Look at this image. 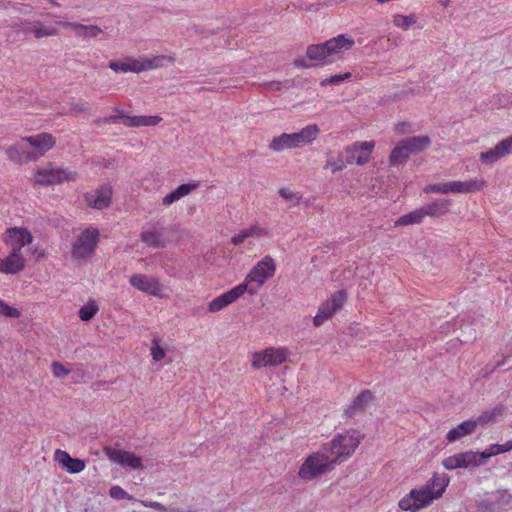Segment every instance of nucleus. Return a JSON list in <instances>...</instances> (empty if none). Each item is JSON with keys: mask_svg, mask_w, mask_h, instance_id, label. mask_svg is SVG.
Listing matches in <instances>:
<instances>
[{"mask_svg": "<svg viewBox=\"0 0 512 512\" xmlns=\"http://www.w3.org/2000/svg\"><path fill=\"white\" fill-rule=\"evenodd\" d=\"M33 235L25 227H10L3 234L2 240L9 252L0 257V273L15 275L22 272L27 263V248L33 242Z\"/></svg>", "mask_w": 512, "mask_h": 512, "instance_id": "1", "label": "nucleus"}, {"mask_svg": "<svg viewBox=\"0 0 512 512\" xmlns=\"http://www.w3.org/2000/svg\"><path fill=\"white\" fill-rule=\"evenodd\" d=\"M450 482L447 474H434L429 481L419 488L412 489L398 503L403 511L417 512L428 507L433 501L442 497Z\"/></svg>", "mask_w": 512, "mask_h": 512, "instance_id": "2", "label": "nucleus"}, {"mask_svg": "<svg viewBox=\"0 0 512 512\" xmlns=\"http://www.w3.org/2000/svg\"><path fill=\"white\" fill-rule=\"evenodd\" d=\"M335 460L328 454L327 447L309 454L299 467L298 477L306 482L322 477L335 468Z\"/></svg>", "mask_w": 512, "mask_h": 512, "instance_id": "3", "label": "nucleus"}, {"mask_svg": "<svg viewBox=\"0 0 512 512\" xmlns=\"http://www.w3.org/2000/svg\"><path fill=\"white\" fill-rule=\"evenodd\" d=\"M319 133L320 128L317 124H309L303 127L299 132L282 133L274 137L268 147L273 152L301 148L311 144L318 137Z\"/></svg>", "mask_w": 512, "mask_h": 512, "instance_id": "4", "label": "nucleus"}, {"mask_svg": "<svg viewBox=\"0 0 512 512\" xmlns=\"http://www.w3.org/2000/svg\"><path fill=\"white\" fill-rule=\"evenodd\" d=\"M364 435L357 430H348L344 433L337 434L330 442L329 445L324 447L328 448V454L335 460V464H340L347 460L359 446L363 440Z\"/></svg>", "mask_w": 512, "mask_h": 512, "instance_id": "5", "label": "nucleus"}, {"mask_svg": "<svg viewBox=\"0 0 512 512\" xmlns=\"http://www.w3.org/2000/svg\"><path fill=\"white\" fill-rule=\"evenodd\" d=\"M487 182L483 178H473L465 181L455 180L444 183L426 185L423 192L441 194H469L481 191L486 187Z\"/></svg>", "mask_w": 512, "mask_h": 512, "instance_id": "6", "label": "nucleus"}, {"mask_svg": "<svg viewBox=\"0 0 512 512\" xmlns=\"http://www.w3.org/2000/svg\"><path fill=\"white\" fill-rule=\"evenodd\" d=\"M276 271V264L274 259L267 255L264 256L246 275L244 282L241 284L247 285V291L253 295L257 293L258 289L265 284V282L274 276Z\"/></svg>", "mask_w": 512, "mask_h": 512, "instance_id": "7", "label": "nucleus"}, {"mask_svg": "<svg viewBox=\"0 0 512 512\" xmlns=\"http://www.w3.org/2000/svg\"><path fill=\"white\" fill-rule=\"evenodd\" d=\"M75 178V172L52 164L39 167L34 172V183L39 186L57 185L65 181L75 180Z\"/></svg>", "mask_w": 512, "mask_h": 512, "instance_id": "8", "label": "nucleus"}, {"mask_svg": "<svg viewBox=\"0 0 512 512\" xmlns=\"http://www.w3.org/2000/svg\"><path fill=\"white\" fill-rule=\"evenodd\" d=\"M289 351L285 347H268L251 354V366L254 369L277 367L286 362Z\"/></svg>", "mask_w": 512, "mask_h": 512, "instance_id": "9", "label": "nucleus"}, {"mask_svg": "<svg viewBox=\"0 0 512 512\" xmlns=\"http://www.w3.org/2000/svg\"><path fill=\"white\" fill-rule=\"evenodd\" d=\"M99 241V230L92 226L84 229L76 238L72 246V255L76 259L91 257Z\"/></svg>", "mask_w": 512, "mask_h": 512, "instance_id": "10", "label": "nucleus"}, {"mask_svg": "<svg viewBox=\"0 0 512 512\" xmlns=\"http://www.w3.org/2000/svg\"><path fill=\"white\" fill-rule=\"evenodd\" d=\"M347 301V293L344 290H339L331 295L329 299L324 301L318 308L316 315L313 318L315 327H320L326 321L331 319Z\"/></svg>", "mask_w": 512, "mask_h": 512, "instance_id": "11", "label": "nucleus"}, {"mask_svg": "<svg viewBox=\"0 0 512 512\" xmlns=\"http://www.w3.org/2000/svg\"><path fill=\"white\" fill-rule=\"evenodd\" d=\"M442 465L447 470L468 469L482 466L483 461H481L478 451H466L445 458Z\"/></svg>", "mask_w": 512, "mask_h": 512, "instance_id": "12", "label": "nucleus"}, {"mask_svg": "<svg viewBox=\"0 0 512 512\" xmlns=\"http://www.w3.org/2000/svg\"><path fill=\"white\" fill-rule=\"evenodd\" d=\"M104 453L111 462L116 463L123 468L132 470L142 468L141 458L133 452L112 447H105Z\"/></svg>", "mask_w": 512, "mask_h": 512, "instance_id": "13", "label": "nucleus"}, {"mask_svg": "<svg viewBox=\"0 0 512 512\" xmlns=\"http://www.w3.org/2000/svg\"><path fill=\"white\" fill-rule=\"evenodd\" d=\"M129 283L136 290L155 297H162L163 285L157 277L146 274H134Z\"/></svg>", "mask_w": 512, "mask_h": 512, "instance_id": "14", "label": "nucleus"}, {"mask_svg": "<svg viewBox=\"0 0 512 512\" xmlns=\"http://www.w3.org/2000/svg\"><path fill=\"white\" fill-rule=\"evenodd\" d=\"M375 147L373 141L355 142L345 148L347 154V163L364 165L368 162L371 152Z\"/></svg>", "mask_w": 512, "mask_h": 512, "instance_id": "15", "label": "nucleus"}, {"mask_svg": "<svg viewBox=\"0 0 512 512\" xmlns=\"http://www.w3.org/2000/svg\"><path fill=\"white\" fill-rule=\"evenodd\" d=\"M247 291L246 284H238L232 289L224 292L218 297L214 298L208 304V311L211 313H216L223 310L228 305L237 301L242 295H244Z\"/></svg>", "mask_w": 512, "mask_h": 512, "instance_id": "16", "label": "nucleus"}, {"mask_svg": "<svg viewBox=\"0 0 512 512\" xmlns=\"http://www.w3.org/2000/svg\"><path fill=\"white\" fill-rule=\"evenodd\" d=\"M510 153H512V136L503 139L488 151L479 153V161L485 165H493Z\"/></svg>", "mask_w": 512, "mask_h": 512, "instance_id": "17", "label": "nucleus"}, {"mask_svg": "<svg viewBox=\"0 0 512 512\" xmlns=\"http://www.w3.org/2000/svg\"><path fill=\"white\" fill-rule=\"evenodd\" d=\"M23 141L32 147V156H35V161L42 157L47 151L52 149L55 145L53 136L49 133H40L33 136L23 138Z\"/></svg>", "mask_w": 512, "mask_h": 512, "instance_id": "18", "label": "nucleus"}, {"mask_svg": "<svg viewBox=\"0 0 512 512\" xmlns=\"http://www.w3.org/2000/svg\"><path fill=\"white\" fill-rule=\"evenodd\" d=\"M354 44L355 41L344 34H340L325 42L332 63L337 61L343 53L349 51Z\"/></svg>", "mask_w": 512, "mask_h": 512, "instance_id": "19", "label": "nucleus"}, {"mask_svg": "<svg viewBox=\"0 0 512 512\" xmlns=\"http://www.w3.org/2000/svg\"><path fill=\"white\" fill-rule=\"evenodd\" d=\"M54 460L61 466L62 469L66 470L70 474L80 473L86 467L84 460L79 458H72L68 452L60 449H57L54 452Z\"/></svg>", "mask_w": 512, "mask_h": 512, "instance_id": "20", "label": "nucleus"}, {"mask_svg": "<svg viewBox=\"0 0 512 512\" xmlns=\"http://www.w3.org/2000/svg\"><path fill=\"white\" fill-rule=\"evenodd\" d=\"M111 197L112 189L108 185H103L85 196L88 205L98 210L107 208L111 203Z\"/></svg>", "mask_w": 512, "mask_h": 512, "instance_id": "21", "label": "nucleus"}, {"mask_svg": "<svg viewBox=\"0 0 512 512\" xmlns=\"http://www.w3.org/2000/svg\"><path fill=\"white\" fill-rule=\"evenodd\" d=\"M57 24L71 29L77 38H81L83 40L96 38L103 32V30L97 25H84L69 21H58Z\"/></svg>", "mask_w": 512, "mask_h": 512, "instance_id": "22", "label": "nucleus"}, {"mask_svg": "<svg viewBox=\"0 0 512 512\" xmlns=\"http://www.w3.org/2000/svg\"><path fill=\"white\" fill-rule=\"evenodd\" d=\"M373 401L374 396L372 392L369 390H364L346 408L345 414L348 417H354L358 413L367 410L373 404Z\"/></svg>", "mask_w": 512, "mask_h": 512, "instance_id": "23", "label": "nucleus"}, {"mask_svg": "<svg viewBox=\"0 0 512 512\" xmlns=\"http://www.w3.org/2000/svg\"><path fill=\"white\" fill-rule=\"evenodd\" d=\"M199 187V182L191 181L178 186L176 189L168 193L162 198V205L165 207L171 206L173 203L179 201L185 196L190 195L194 190Z\"/></svg>", "mask_w": 512, "mask_h": 512, "instance_id": "24", "label": "nucleus"}, {"mask_svg": "<svg viewBox=\"0 0 512 512\" xmlns=\"http://www.w3.org/2000/svg\"><path fill=\"white\" fill-rule=\"evenodd\" d=\"M26 142L22 138L21 141L11 145L6 150V154L12 162L22 164L27 161H35V156H32V153L25 146Z\"/></svg>", "mask_w": 512, "mask_h": 512, "instance_id": "25", "label": "nucleus"}, {"mask_svg": "<svg viewBox=\"0 0 512 512\" xmlns=\"http://www.w3.org/2000/svg\"><path fill=\"white\" fill-rule=\"evenodd\" d=\"M140 237L147 246L152 248H164L167 245L164 232L156 227L143 230Z\"/></svg>", "mask_w": 512, "mask_h": 512, "instance_id": "26", "label": "nucleus"}, {"mask_svg": "<svg viewBox=\"0 0 512 512\" xmlns=\"http://www.w3.org/2000/svg\"><path fill=\"white\" fill-rule=\"evenodd\" d=\"M174 62L175 58L170 55L140 57L141 72L163 68Z\"/></svg>", "mask_w": 512, "mask_h": 512, "instance_id": "27", "label": "nucleus"}, {"mask_svg": "<svg viewBox=\"0 0 512 512\" xmlns=\"http://www.w3.org/2000/svg\"><path fill=\"white\" fill-rule=\"evenodd\" d=\"M475 431L476 426L474 420L468 419L450 429L446 435V439L448 442L453 443L465 436L473 434Z\"/></svg>", "mask_w": 512, "mask_h": 512, "instance_id": "28", "label": "nucleus"}, {"mask_svg": "<svg viewBox=\"0 0 512 512\" xmlns=\"http://www.w3.org/2000/svg\"><path fill=\"white\" fill-rule=\"evenodd\" d=\"M109 68L113 71L119 73H140L141 65H140V57H126L121 61H110L108 64Z\"/></svg>", "mask_w": 512, "mask_h": 512, "instance_id": "29", "label": "nucleus"}, {"mask_svg": "<svg viewBox=\"0 0 512 512\" xmlns=\"http://www.w3.org/2000/svg\"><path fill=\"white\" fill-rule=\"evenodd\" d=\"M451 206L449 199H437L422 206L425 216L440 217L445 215Z\"/></svg>", "mask_w": 512, "mask_h": 512, "instance_id": "30", "label": "nucleus"}, {"mask_svg": "<svg viewBox=\"0 0 512 512\" xmlns=\"http://www.w3.org/2000/svg\"><path fill=\"white\" fill-rule=\"evenodd\" d=\"M306 54L309 59L318 61L322 65L332 63V59L330 58L325 46V42L322 44H313L308 46Z\"/></svg>", "mask_w": 512, "mask_h": 512, "instance_id": "31", "label": "nucleus"}, {"mask_svg": "<svg viewBox=\"0 0 512 512\" xmlns=\"http://www.w3.org/2000/svg\"><path fill=\"white\" fill-rule=\"evenodd\" d=\"M162 121L157 115L153 116H124V125L127 127L156 126Z\"/></svg>", "mask_w": 512, "mask_h": 512, "instance_id": "32", "label": "nucleus"}, {"mask_svg": "<svg viewBox=\"0 0 512 512\" xmlns=\"http://www.w3.org/2000/svg\"><path fill=\"white\" fill-rule=\"evenodd\" d=\"M403 143L411 154L423 151L430 145L431 141L428 136H413L403 140Z\"/></svg>", "mask_w": 512, "mask_h": 512, "instance_id": "33", "label": "nucleus"}, {"mask_svg": "<svg viewBox=\"0 0 512 512\" xmlns=\"http://www.w3.org/2000/svg\"><path fill=\"white\" fill-rule=\"evenodd\" d=\"M422 207L415 209L395 221V226H409L414 224H420L425 218Z\"/></svg>", "mask_w": 512, "mask_h": 512, "instance_id": "34", "label": "nucleus"}, {"mask_svg": "<svg viewBox=\"0 0 512 512\" xmlns=\"http://www.w3.org/2000/svg\"><path fill=\"white\" fill-rule=\"evenodd\" d=\"M410 155L406 145L401 141L392 151L389 156V164L391 166H399L406 162Z\"/></svg>", "mask_w": 512, "mask_h": 512, "instance_id": "35", "label": "nucleus"}, {"mask_svg": "<svg viewBox=\"0 0 512 512\" xmlns=\"http://www.w3.org/2000/svg\"><path fill=\"white\" fill-rule=\"evenodd\" d=\"M488 501L493 508L501 509L512 504V495L506 490H498Z\"/></svg>", "mask_w": 512, "mask_h": 512, "instance_id": "36", "label": "nucleus"}, {"mask_svg": "<svg viewBox=\"0 0 512 512\" xmlns=\"http://www.w3.org/2000/svg\"><path fill=\"white\" fill-rule=\"evenodd\" d=\"M503 411H504L503 406H497V407H494L493 409L486 410V411L482 412L478 417L472 418V420H474L475 426L477 428L479 425H485V424L493 421L498 416L502 415Z\"/></svg>", "mask_w": 512, "mask_h": 512, "instance_id": "37", "label": "nucleus"}, {"mask_svg": "<svg viewBox=\"0 0 512 512\" xmlns=\"http://www.w3.org/2000/svg\"><path fill=\"white\" fill-rule=\"evenodd\" d=\"M417 22V17L414 14L410 15H401L395 14L393 15V24L394 26L401 28L403 30H408Z\"/></svg>", "mask_w": 512, "mask_h": 512, "instance_id": "38", "label": "nucleus"}, {"mask_svg": "<svg viewBox=\"0 0 512 512\" xmlns=\"http://www.w3.org/2000/svg\"><path fill=\"white\" fill-rule=\"evenodd\" d=\"M98 312V305L96 301L90 300L83 305L79 310V317L82 321L91 320Z\"/></svg>", "mask_w": 512, "mask_h": 512, "instance_id": "39", "label": "nucleus"}, {"mask_svg": "<svg viewBox=\"0 0 512 512\" xmlns=\"http://www.w3.org/2000/svg\"><path fill=\"white\" fill-rule=\"evenodd\" d=\"M347 159L344 160L342 155L339 153L337 157H329L326 162V168H329L332 173L342 171L347 165Z\"/></svg>", "mask_w": 512, "mask_h": 512, "instance_id": "40", "label": "nucleus"}, {"mask_svg": "<svg viewBox=\"0 0 512 512\" xmlns=\"http://www.w3.org/2000/svg\"><path fill=\"white\" fill-rule=\"evenodd\" d=\"M279 195L293 206L299 204L302 199V195L299 192L286 187L279 190Z\"/></svg>", "mask_w": 512, "mask_h": 512, "instance_id": "41", "label": "nucleus"}, {"mask_svg": "<svg viewBox=\"0 0 512 512\" xmlns=\"http://www.w3.org/2000/svg\"><path fill=\"white\" fill-rule=\"evenodd\" d=\"M151 356L155 362L161 361L166 356V351L160 346V340L158 338L152 340Z\"/></svg>", "mask_w": 512, "mask_h": 512, "instance_id": "42", "label": "nucleus"}, {"mask_svg": "<svg viewBox=\"0 0 512 512\" xmlns=\"http://www.w3.org/2000/svg\"><path fill=\"white\" fill-rule=\"evenodd\" d=\"M351 77V73L347 72L344 74H337L333 75L331 77L325 78L321 81V86H327V85H339L343 81L349 79Z\"/></svg>", "mask_w": 512, "mask_h": 512, "instance_id": "43", "label": "nucleus"}, {"mask_svg": "<svg viewBox=\"0 0 512 512\" xmlns=\"http://www.w3.org/2000/svg\"><path fill=\"white\" fill-rule=\"evenodd\" d=\"M246 230V236H248V238H262V237H265L267 236L268 234V230L262 226H259V225H252L250 227H247L245 228Z\"/></svg>", "mask_w": 512, "mask_h": 512, "instance_id": "44", "label": "nucleus"}, {"mask_svg": "<svg viewBox=\"0 0 512 512\" xmlns=\"http://www.w3.org/2000/svg\"><path fill=\"white\" fill-rule=\"evenodd\" d=\"M501 454L499 444H490L484 451L479 452V456L481 461H483V465L485 464L486 460Z\"/></svg>", "mask_w": 512, "mask_h": 512, "instance_id": "45", "label": "nucleus"}, {"mask_svg": "<svg viewBox=\"0 0 512 512\" xmlns=\"http://www.w3.org/2000/svg\"><path fill=\"white\" fill-rule=\"evenodd\" d=\"M109 495L115 500H131L132 496L129 495L122 487L114 485L109 490Z\"/></svg>", "mask_w": 512, "mask_h": 512, "instance_id": "46", "label": "nucleus"}, {"mask_svg": "<svg viewBox=\"0 0 512 512\" xmlns=\"http://www.w3.org/2000/svg\"><path fill=\"white\" fill-rule=\"evenodd\" d=\"M33 33L36 38H43L55 35L56 29L53 27H46L39 24L34 26Z\"/></svg>", "mask_w": 512, "mask_h": 512, "instance_id": "47", "label": "nucleus"}, {"mask_svg": "<svg viewBox=\"0 0 512 512\" xmlns=\"http://www.w3.org/2000/svg\"><path fill=\"white\" fill-rule=\"evenodd\" d=\"M0 315L10 318H18L20 317V312L18 309L9 306L3 300L0 299Z\"/></svg>", "mask_w": 512, "mask_h": 512, "instance_id": "48", "label": "nucleus"}, {"mask_svg": "<svg viewBox=\"0 0 512 512\" xmlns=\"http://www.w3.org/2000/svg\"><path fill=\"white\" fill-rule=\"evenodd\" d=\"M51 371L54 377L56 378H64L70 373V370L67 369L63 364L60 362H52L51 364Z\"/></svg>", "mask_w": 512, "mask_h": 512, "instance_id": "49", "label": "nucleus"}, {"mask_svg": "<svg viewBox=\"0 0 512 512\" xmlns=\"http://www.w3.org/2000/svg\"><path fill=\"white\" fill-rule=\"evenodd\" d=\"M140 503L144 506V507H148V508H152V509H155L159 512H167V508L161 504L160 502H156V501H140Z\"/></svg>", "mask_w": 512, "mask_h": 512, "instance_id": "50", "label": "nucleus"}, {"mask_svg": "<svg viewBox=\"0 0 512 512\" xmlns=\"http://www.w3.org/2000/svg\"><path fill=\"white\" fill-rule=\"evenodd\" d=\"M247 238L248 236H246V230L242 229L239 233H237L231 238V242L232 244L237 246L242 244Z\"/></svg>", "mask_w": 512, "mask_h": 512, "instance_id": "51", "label": "nucleus"}, {"mask_svg": "<svg viewBox=\"0 0 512 512\" xmlns=\"http://www.w3.org/2000/svg\"><path fill=\"white\" fill-rule=\"evenodd\" d=\"M27 251L30 252L32 255L37 256V258H43L45 256V251L39 247H28Z\"/></svg>", "mask_w": 512, "mask_h": 512, "instance_id": "52", "label": "nucleus"}, {"mask_svg": "<svg viewBox=\"0 0 512 512\" xmlns=\"http://www.w3.org/2000/svg\"><path fill=\"white\" fill-rule=\"evenodd\" d=\"M88 108L87 103L85 102H77L72 104L71 111L73 112H84Z\"/></svg>", "mask_w": 512, "mask_h": 512, "instance_id": "53", "label": "nucleus"}, {"mask_svg": "<svg viewBox=\"0 0 512 512\" xmlns=\"http://www.w3.org/2000/svg\"><path fill=\"white\" fill-rule=\"evenodd\" d=\"M124 116H125L124 114L109 116V117L104 119V122H106V123H118L119 120H122L124 122Z\"/></svg>", "mask_w": 512, "mask_h": 512, "instance_id": "54", "label": "nucleus"}, {"mask_svg": "<svg viewBox=\"0 0 512 512\" xmlns=\"http://www.w3.org/2000/svg\"><path fill=\"white\" fill-rule=\"evenodd\" d=\"M499 448H500L501 454L511 451L512 450V439L508 440L507 442H505L503 444H499Z\"/></svg>", "mask_w": 512, "mask_h": 512, "instance_id": "55", "label": "nucleus"}, {"mask_svg": "<svg viewBox=\"0 0 512 512\" xmlns=\"http://www.w3.org/2000/svg\"><path fill=\"white\" fill-rule=\"evenodd\" d=\"M450 3V0H440V4L443 6V7H447Z\"/></svg>", "mask_w": 512, "mask_h": 512, "instance_id": "56", "label": "nucleus"}, {"mask_svg": "<svg viewBox=\"0 0 512 512\" xmlns=\"http://www.w3.org/2000/svg\"><path fill=\"white\" fill-rule=\"evenodd\" d=\"M295 64H296L297 67H305L304 64H302L301 61H296Z\"/></svg>", "mask_w": 512, "mask_h": 512, "instance_id": "57", "label": "nucleus"}]
</instances>
